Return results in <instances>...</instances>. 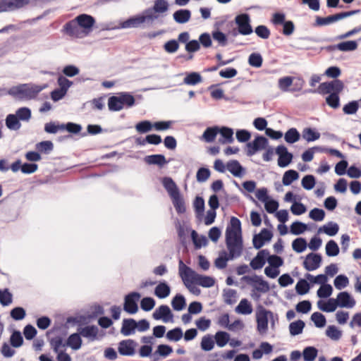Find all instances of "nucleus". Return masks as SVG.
Returning <instances> with one entry per match:
<instances>
[{
  "instance_id": "f257e3e1",
  "label": "nucleus",
  "mask_w": 361,
  "mask_h": 361,
  "mask_svg": "<svg viewBox=\"0 0 361 361\" xmlns=\"http://www.w3.org/2000/svg\"><path fill=\"white\" fill-rule=\"evenodd\" d=\"M226 240L229 250L230 259L240 256L243 245L241 237L240 221L235 217H232L226 231Z\"/></svg>"
},
{
  "instance_id": "f03ea898",
  "label": "nucleus",
  "mask_w": 361,
  "mask_h": 361,
  "mask_svg": "<svg viewBox=\"0 0 361 361\" xmlns=\"http://www.w3.org/2000/svg\"><path fill=\"white\" fill-rule=\"evenodd\" d=\"M135 103L134 97L129 92H122L108 99V107L111 111H118L124 107H131Z\"/></svg>"
},
{
  "instance_id": "7ed1b4c3",
  "label": "nucleus",
  "mask_w": 361,
  "mask_h": 361,
  "mask_svg": "<svg viewBox=\"0 0 361 361\" xmlns=\"http://www.w3.org/2000/svg\"><path fill=\"white\" fill-rule=\"evenodd\" d=\"M42 89L43 88L39 85L24 84L11 87L8 93L20 99H31L35 98Z\"/></svg>"
},
{
  "instance_id": "20e7f679",
  "label": "nucleus",
  "mask_w": 361,
  "mask_h": 361,
  "mask_svg": "<svg viewBox=\"0 0 361 361\" xmlns=\"http://www.w3.org/2000/svg\"><path fill=\"white\" fill-rule=\"evenodd\" d=\"M274 319V314L264 307H260L256 312L257 330L260 334H265L268 331L269 321Z\"/></svg>"
},
{
  "instance_id": "39448f33",
  "label": "nucleus",
  "mask_w": 361,
  "mask_h": 361,
  "mask_svg": "<svg viewBox=\"0 0 361 361\" xmlns=\"http://www.w3.org/2000/svg\"><path fill=\"white\" fill-rule=\"evenodd\" d=\"M269 140L262 135H257L252 141L248 142L244 147V152L247 157H252L267 148Z\"/></svg>"
},
{
  "instance_id": "423d86ee",
  "label": "nucleus",
  "mask_w": 361,
  "mask_h": 361,
  "mask_svg": "<svg viewBox=\"0 0 361 361\" xmlns=\"http://www.w3.org/2000/svg\"><path fill=\"white\" fill-rule=\"evenodd\" d=\"M283 265V259L273 255L268 258V266L264 268V274L269 279H276L280 274V267Z\"/></svg>"
},
{
  "instance_id": "0eeeda50",
  "label": "nucleus",
  "mask_w": 361,
  "mask_h": 361,
  "mask_svg": "<svg viewBox=\"0 0 361 361\" xmlns=\"http://www.w3.org/2000/svg\"><path fill=\"white\" fill-rule=\"evenodd\" d=\"M324 154L326 157H336L338 158H344L343 154L336 149H328L319 146H315L313 147H310L308 149L305 150L302 154L301 158H313L315 154Z\"/></svg>"
},
{
  "instance_id": "6e6552de",
  "label": "nucleus",
  "mask_w": 361,
  "mask_h": 361,
  "mask_svg": "<svg viewBox=\"0 0 361 361\" xmlns=\"http://www.w3.org/2000/svg\"><path fill=\"white\" fill-rule=\"evenodd\" d=\"M356 13H357V11H350L336 13L334 15L324 17V18L320 17V16H316L315 23H314V26L321 27V26L330 25V24H332L338 20H340L345 18L351 16Z\"/></svg>"
},
{
  "instance_id": "1a4fd4ad",
  "label": "nucleus",
  "mask_w": 361,
  "mask_h": 361,
  "mask_svg": "<svg viewBox=\"0 0 361 361\" xmlns=\"http://www.w3.org/2000/svg\"><path fill=\"white\" fill-rule=\"evenodd\" d=\"M246 280L247 283L252 287L253 291L266 293L270 290L269 283L260 276L255 275L246 277Z\"/></svg>"
},
{
  "instance_id": "9d476101",
  "label": "nucleus",
  "mask_w": 361,
  "mask_h": 361,
  "mask_svg": "<svg viewBox=\"0 0 361 361\" xmlns=\"http://www.w3.org/2000/svg\"><path fill=\"white\" fill-rule=\"evenodd\" d=\"M235 22L238 26V31L240 35H248L252 33L253 30L250 25V16L247 13L238 15L235 18Z\"/></svg>"
},
{
  "instance_id": "9b49d317",
  "label": "nucleus",
  "mask_w": 361,
  "mask_h": 361,
  "mask_svg": "<svg viewBox=\"0 0 361 361\" xmlns=\"http://www.w3.org/2000/svg\"><path fill=\"white\" fill-rule=\"evenodd\" d=\"M63 32L71 37L82 38L85 37L75 18L67 22L63 27Z\"/></svg>"
},
{
  "instance_id": "f8f14e48",
  "label": "nucleus",
  "mask_w": 361,
  "mask_h": 361,
  "mask_svg": "<svg viewBox=\"0 0 361 361\" xmlns=\"http://www.w3.org/2000/svg\"><path fill=\"white\" fill-rule=\"evenodd\" d=\"M264 150L262 158H271L274 154H276L279 158H293V154L289 152L287 147L283 145H279L274 149L268 144L267 148Z\"/></svg>"
},
{
  "instance_id": "ddd939ff",
  "label": "nucleus",
  "mask_w": 361,
  "mask_h": 361,
  "mask_svg": "<svg viewBox=\"0 0 361 361\" xmlns=\"http://www.w3.org/2000/svg\"><path fill=\"white\" fill-rule=\"evenodd\" d=\"M145 15L138 16L134 18H131L123 23V27H136L142 23H145L147 20H153L158 18L157 16L152 13L151 10H146L145 11Z\"/></svg>"
},
{
  "instance_id": "4468645a",
  "label": "nucleus",
  "mask_w": 361,
  "mask_h": 361,
  "mask_svg": "<svg viewBox=\"0 0 361 361\" xmlns=\"http://www.w3.org/2000/svg\"><path fill=\"white\" fill-rule=\"evenodd\" d=\"M179 274L185 285L197 282L199 274L185 265L183 262L179 264Z\"/></svg>"
},
{
  "instance_id": "2eb2a0df",
  "label": "nucleus",
  "mask_w": 361,
  "mask_h": 361,
  "mask_svg": "<svg viewBox=\"0 0 361 361\" xmlns=\"http://www.w3.org/2000/svg\"><path fill=\"white\" fill-rule=\"evenodd\" d=\"M322 262V258L320 255L311 252L305 256L302 264L307 271H312L320 267Z\"/></svg>"
},
{
  "instance_id": "dca6fc26",
  "label": "nucleus",
  "mask_w": 361,
  "mask_h": 361,
  "mask_svg": "<svg viewBox=\"0 0 361 361\" xmlns=\"http://www.w3.org/2000/svg\"><path fill=\"white\" fill-rule=\"evenodd\" d=\"M141 295L138 293H131L125 298L123 309L129 314H135L138 310L137 302Z\"/></svg>"
},
{
  "instance_id": "f3484780",
  "label": "nucleus",
  "mask_w": 361,
  "mask_h": 361,
  "mask_svg": "<svg viewBox=\"0 0 361 361\" xmlns=\"http://www.w3.org/2000/svg\"><path fill=\"white\" fill-rule=\"evenodd\" d=\"M80 28L82 29L85 35L87 36L92 30L96 21L94 17L90 15L82 13L75 17Z\"/></svg>"
},
{
  "instance_id": "a211bd4d",
  "label": "nucleus",
  "mask_w": 361,
  "mask_h": 361,
  "mask_svg": "<svg viewBox=\"0 0 361 361\" xmlns=\"http://www.w3.org/2000/svg\"><path fill=\"white\" fill-rule=\"evenodd\" d=\"M152 317L156 320L164 323L173 322V314L167 305H161L153 312Z\"/></svg>"
},
{
  "instance_id": "6ab92c4d",
  "label": "nucleus",
  "mask_w": 361,
  "mask_h": 361,
  "mask_svg": "<svg viewBox=\"0 0 361 361\" xmlns=\"http://www.w3.org/2000/svg\"><path fill=\"white\" fill-rule=\"evenodd\" d=\"M336 299L340 308L352 309L356 304L355 298L346 291L340 292Z\"/></svg>"
},
{
  "instance_id": "aec40b11",
  "label": "nucleus",
  "mask_w": 361,
  "mask_h": 361,
  "mask_svg": "<svg viewBox=\"0 0 361 361\" xmlns=\"http://www.w3.org/2000/svg\"><path fill=\"white\" fill-rule=\"evenodd\" d=\"M273 237V234L271 231L264 228L261 232L255 235L253 238L252 242L253 245L256 249H259L267 243L269 242Z\"/></svg>"
},
{
  "instance_id": "412c9836",
  "label": "nucleus",
  "mask_w": 361,
  "mask_h": 361,
  "mask_svg": "<svg viewBox=\"0 0 361 361\" xmlns=\"http://www.w3.org/2000/svg\"><path fill=\"white\" fill-rule=\"evenodd\" d=\"M137 346L136 342L128 339L119 343L118 350L122 355L132 356L135 354Z\"/></svg>"
},
{
  "instance_id": "4be33fe9",
  "label": "nucleus",
  "mask_w": 361,
  "mask_h": 361,
  "mask_svg": "<svg viewBox=\"0 0 361 361\" xmlns=\"http://www.w3.org/2000/svg\"><path fill=\"white\" fill-rule=\"evenodd\" d=\"M269 256V252L266 250L259 251L250 262V267L255 270L262 269L266 262H268V258Z\"/></svg>"
},
{
  "instance_id": "5701e85b",
  "label": "nucleus",
  "mask_w": 361,
  "mask_h": 361,
  "mask_svg": "<svg viewBox=\"0 0 361 361\" xmlns=\"http://www.w3.org/2000/svg\"><path fill=\"white\" fill-rule=\"evenodd\" d=\"M317 307L325 312H333L336 310L338 307L336 298H330L327 300H319L317 302Z\"/></svg>"
},
{
  "instance_id": "b1692460",
  "label": "nucleus",
  "mask_w": 361,
  "mask_h": 361,
  "mask_svg": "<svg viewBox=\"0 0 361 361\" xmlns=\"http://www.w3.org/2000/svg\"><path fill=\"white\" fill-rule=\"evenodd\" d=\"M218 130L221 135V137L219 139V143L225 145L233 142V130L232 128L226 126L218 127Z\"/></svg>"
},
{
  "instance_id": "393cba45",
  "label": "nucleus",
  "mask_w": 361,
  "mask_h": 361,
  "mask_svg": "<svg viewBox=\"0 0 361 361\" xmlns=\"http://www.w3.org/2000/svg\"><path fill=\"white\" fill-rule=\"evenodd\" d=\"M358 44L355 41H345L335 45L329 46L326 49L329 51L338 49L342 51H350L357 49Z\"/></svg>"
},
{
  "instance_id": "a878e982",
  "label": "nucleus",
  "mask_w": 361,
  "mask_h": 361,
  "mask_svg": "<svg viewBox=\"0 0 361 361\" xmlns=\"http://www.w3.org/2000/svg\"><path fill=\"white\" fill-rule=\"evenodd\" d=\"M162 184L171 198L180 194V190L175 182L169 177L162 179Z\"/></svg>"
},
{
  "instance_id": "bb28decb",
  "label": "nucleus",
  "mask_w": 361,
  "mask_h": 361,
  "mask_svg": "<svg viewBox=\"0 0 361 361\" xmlns=\"http://www.w3.org/2000/svg\"><path fill=\"white\" fill-rule=\"evenodd\" d=\"M235 311L240 314L248 315L253 311L252 303L246 298L242 299L236 306Z\"/></svg>"
},
{
  "instance_id": "cd10ccee",
  "label": "nucleus",
  "mask_w": 361,
  "mask_h": 361,
  "mask_svg": "<svg viewBox=\"0 0 361 361\" xmlns=\"http://www.w3.org/2000/svg\"><path fill=\"white\" fill-rule=\"evenodd\" d=\"M321 134L312 128H305L302 131V137L307 142H314L319 139Z\"/></svg>"
},
{
  "instance_id": "c85d7f7f",
  "label": "nucleus",
  "mask_w": 361,
  "mask_h": 361,
  "mask_svg": "<svg viewBox=\"0 0 361 361\" xmlns=\"http://www.w3.org/2000/svg\"><path fill=\"white\" fill-rule=\"evenodd\" d=\"M338 225L335 222L330 221L324 225L323 226L320 227L318 230V232H323L329 236H334L338 233Z\"/></svg>"
},
{
  "instance_id": "c756f323",
  "label": "nucleus",
  "mask_w": 361,
  "mask_h": 361,
  "mask_svg": "<svg viewBox=\"0 0 361 361\" xmlns=\"http://www.w3.org/2000/svg\"><path fill=\"white\" fill-rule=\"evenodd\" d=\"M135 321L133 319H124L121 329V332L124 336H129L135 333Z\"/></svg>"
},
{
  "instance_id": "7c9ffc66",
  "label": "nucleus",
  "mask_w": 361,
  "mask_h": 361,
  "mask_svg": "<svg viewBox=\"0 0 361 361\" xmlns=\"http://www.w3.org/2000/svg\"><path fill=\"white\" fill-rule=\"evenodd\" d=\"M173 16L176 22L183 24L187 23L190 20L191 13L187 9H180L176 11L173 13Z\"/></svg>"
},
{
  "instance_id": "2f4dec72",
  "label": "nucleus",
  "mask_w": 361,
  "mask_h": 361,
  "mask_svg": "<svg viewBox=\"0 0 361 361\" xmlns=\"http://www.w3.org/2000/svg\"><path fill=\"white\" fill-rule=\"evenodd\" d=\"M218 134V126L209 127L203 133L202 139L206 142H212L215 140Z\"/></svg>"
},
{
  "instance_id": "473e14b6",
  "label": "nucleus",
  "mask_w": 361,
  "mask_h": 361,
  "mask_svg": "<svg viewBox=\"0 0 361 361\" xmlns=\"http://www.w3.org/2000/svg\"><path fill=\"white\" fill-rule=\"evenodd\" d=\"M238 293L235 290L231 288H226L223 291V298L224 302L228 305H233L238 300Z\"/></svg>"
},
{
  "instance_id": "72a5a7b5",
  "label": "nucleus",
  "mask_w": 361,
  "mask_h": 361,
  "mask_svg": "<svg viewBox=\"0 0 361 361\" xmlns=\"http://www.w3.org/2000/svg\"><path fill=\"white\" fill-rule=\"evenodd\" d=\"M171 199L177 213H185L186 208L183 195L179 194Z\"/></svg>"
},
{
  "instance_id": "f704fd0d",
  "label": "nucleus",
  "mask_w": 361,
  "mask_h": 361,
  "mask_svg": "<svg viewBox=\"0 0 361 361\" xmlns=\"http://www.w3.org/2000/svg\"><path fill=\"white\" fill-rule=\"evenodd\" d=\"M35 149L39 154H48L53 150L54 145L52 142L49 140L42 141L36 144Z\"/></svg>"
},
{
  "instance_id": "c9c22d12",
  "label": "nucleus",
  "mask_w": 361,
  "mask_h": 361,
  "mask_svg": "<svg viewBox=\"0 0 361 361\" xmlns=\"http://www.w3.org/2000/svg\"><path fill=\"white\" fill-rule=\"evenodd\" d=\"M226 169L235 176H241L244 173L243 167L235 160L228 162Z\"/></svg>"
},
{
  "instance_id": "e433bc0d",
  "label": "nucleus",
  "mask_w": 361,
  "mask_h": 361,
  "mask_svg": "<svg viewBox=\"0 0 361 361\" xmlns=\"http://www.w3.org/2000/svg\"><path fill=\"white\" fill-rule=\"evenodd\" d=\"M300 138V134L295 128H290L284 135L285 141L289 144H293L298 142Z\"/></svg>"
},
{
  "instance_id": "4c0bfd02",
  "label": "nucleus",
  "mask_w": 361,
  "mask_h": 361,
  "mask_svg": "<svg viewBox=\"0 0 361 361\" xmlns=\"http://www.w3.org/2000/svg\"><path fill=\"white\" fill-rule=\"evenodd\" d=\"M202 80V76L199 73L192 72L188 73L183 79V82L188 85H195Z\"/></svg>"
},
{
  "instance_id": "58836bf2",
  "label": "nucleus",
  "mask_w": 361,
  "mask_h": 361,
  "mask_svg": "<svg viewBox=\"0 0 361 361\" xmlns=\"http://www.w3.org/2000/svg\"><path fill=\"white\" fill-rule=\"evenodd\" d=\"M170 287L166 283H159L154 290V294L159 298H165L170 294Z\"/></svg>"
},
{
  "instance_id": "ea45409f",
  "label": "nucleus",
  "mask_w": 361,
  "mask_h": 361,
  "mask_svg": "<svg viewBox=\"0 0 361 361\" xmlns=\"http://www.w3.org/2000/svg\"><path fill=\"white\" fill-rule=\"evenodd\" d=\"M6 125L10 130H18L21 124L19 121L18 118L15 114H8L6 118Z\"/></svg>"
},
{
  "instance_id": "a19ab883",
  "label": "nucleus",
  "mask_w": 361,
  "mask_h": 361,
  "mask_svg": "<svg viewBox=\"0 0 361 361\" xmlns=\"http://www.w3.org/2000/svg\"><path fill=\"white\" fill-rule=\"evenodd\" d=\"M307 247V241L303 238H298L292 242V248L297 253L303 252Z\"/></svg>"
},
{
  "instance_id": "79ce46f5",
  "label": "nucleus",
  "mask_w": 361,
  "mask_h": 361,
  "mask_svg": "<svg viewBox=\"0 0 361 361\" xmlns=\"http://www.w3.org/2000/svg\"><path fill=\"white\" fill-rule=\"evenodd\" d=\"M214 339L216 345L220 348H223L228 343L230 336L227 332L218 331L214 335Z\"/></svg>"
},
{
  "instance_id": "37998d69",
  "label": "nucleus",
  "mask_w": 361,
  "mask_h": 361,
  "mask_svg": "<svg viewBox=\"0 0 361 361\" xmlns=\"http://www.w3.org/2000/svg\"><path fill=\"white\" fill-rule=\"evenodd\" d=\"M169 9V4L166 0H155L152 12L162 13ZM154 14V13H152Z\"/></svg>"
},
{
  "instance_id": "c03bdc74",
  "label": "nucleus",
  "mask_w": 361,
  "mask_h": 361,
  "mask_svg": "<svg viewBox=\"0 0 361 361\" xmlns=\"http://www.w3.org/2000/svg\"><path fill=\"white\" fill-rule=\"evenodd\" d=\"M325 251L327 256L335 257L339 253V247L334 240H331L326 244Z\"/></svg>"
},
{
  "instance_id": "a18cd8bd",
  "label": "nucleus",
  "mask_w": 361,
  "mask_h": 361,
  "mask_svg": "<svg viewBox=\"0 0 361 361\" xmlns=\"http://www.w3.org/2000/svg\"><path fill=\"white\" fill-rule=\"evenodd\" d=\"M137 142L142 145H145L146 143L152 144V145H159L161 142V137L160 135L156 134H151L146 136V137L141 140L140 138L137 140Z\"/></svg>"
},
{
  "instance_id": "49530a36",
  "label": "nucleus",
  "mask_w": 361,
  "mask_h": 361,
  "mask_svg": "<svg viewBox=\"0 0 361 361\" xmlns=\"http://www.w3.org/2000/svg\"><path fill=\"white\" fill-rule=\"evenodd\" d=\"M171 305L174 310L181 311L186 305L185 298L181 295H176L171 301Z\"/></svg>"
},
{
  "instance_id": "de8ad7c7",
  "label": "nucleus",
  "mask_w": 361,
  "mask_h": 361,
  "mask_svg": "<svg viewBox=\"0 0 361 361\" xmlns=\"http://www.w3.org/2000/svg\"><path fill=\"white\" fill-rule=\"evenodd\" d=\"M307 228V224L300 221H295L290 225V231L294 235H300L305 233Z\"/></svg>"
},
{
  "instance_id": "09e8293b",
  "label": "nucleus",
  "mask_w": 361,
  "mask_h": 361,
  "mask_svg": "<svg viewBox=\"0 0 361 361\" xmlns=\"http://www.w3.org/2000/svg\"><path fill=\"white\" fill-rule=\"evenodd\" d=\"M67 345L73 350H78L82 345V339L79 334L71 335L67 341Z\"/></svg>"
},
{
  "instance_id": "8fccbe9b",
  "label": "nucleus",
  "mask_w": 361,
  "mask_h": 361,
  "mask_svg": "<svg viewBox=\"0 0 361 361\" xmlns=\"http://www.w3.org/2000/svg\"><path fill=\"white\" fill-rule=\"evenodd\" d=\"M305 327V323L302 320H298L292 322L289 325L290 334L292 336H296L302 332Z\"/></svg>"
},
{
  "instance_id": "3c124183",
  "label": "nucleus",
  "mask_w": 361,
  "mask_h": 361,
  "mask_svg": "<svg viewBox=\"0 0 361 361\" xmlns=\"http://www.w3.org/2000/svg\"><path fill=\"white\" fill-rule=\"evenodd\" d=\"M191 237L197 248H200L203 246H206L207 244V238L204 235H199L195 231H192Z\"/></svg>"
},
{
  "instance_id": "603ef678",
  "label": "nucleus",
  "mask_w": 361,
  "mask_h": 361,
  "mask_svg": "<svg viewBox=\"0 0 361 361\" xmlns=\"http://www.w3.org/2000/svg\"><path fill=\"white\" fill-rule=\"evenodd\" d=\"M97 333L98 329L94 326H86L80 331V334L82 336L88 338L91 340H94L97 338Z\"/></svg>"
},
{
  "instance_id": "864d4df0",
  "label": "nucleus",
  "mask_w": 361,
  "mask_h": 361,
  "mask_svg": "<svg viewBox=\"0 0 361 361\" xmlns=\"http://www.w3.org/2000/svg\"><path fill=\"white\" fill-rule=\"evenodd\" d=\"M333 293V287L330 284L320 286L317 291V295L320 298H329Z\"/></svg>"
},
{
  "instance_id": "5fc2aeb1",
  "label": "nucleus",
  "mask_w": 361,
  "mask_h": 361,
  "mask_svg": "<svg viewBox=\"0 0 361 361\" xmlns=\"http://www.w3.org/2000/svg\"><path fill=\"white\" fill-rule=\"evenodd\" d=\"M215 281L212 277L199 274L196 284L204 288H210L214 285Z\"/></svg>"
},
{
  "instance_id": "6e6d98bb",
  "label": "nucleus",
  "mask_w": 361,
  "mask_h": 361,
  "mask_svg": "<svg viewBox=\"0 0 361 361\" xmlns=\"http://www.w3.org/2000/svg\"><path fill=\"white\" fill-rule=\"evenodd\" d=\"M317 350L314 347H307L303 350L302 356L305 361H313L317 356Z\"/></svg>"
},
{
  "instance_id": "4d7b16f0",
  "label": "nucleus",
  "mask_w": 361,
  "mask_h": 361,
  "mask_svg": "<svg viewBox=\"0 0 361 361\" xmlns=\"http://www.w3.org/2000/svg\"><path fill=\"white\" fill-rule=\"evenodd\" d=\"M334 284L337 290H342L348 286L349 284V279L345 275L341 274L335 278Z\"/></svg>"
},
{
  "instance_id": "13d9d810",
  "label": "nucleus",
  "mask_w": 361,
  "mask_h": 361,
  "mask_svg": "<svg viewBox=\"0 0 361 361\" xmlns=\"http://www.w3.org/2000/svg\"><path fill=\"white\" fill-rule=\"evenodd\" d=\"M263 59L259 53H252L248 58V63L255 68H260L262 65Z\"/></svg>"
},
{
  "instance_id": "bf43d9fd",
  "label": "nucleus",
  "mask_w": 361,
  "mask_h": 361,
  "mask_svg": "<svg viewBox=\"0 0 361 361\" xmlns=\"http://www.w3.org/2000/svg\"><path fill=\"white\" fill-rule=\"evenodd\" d=\"M235 137L239 142L247 143L252 137L251 133L245 129L238 130L235 133Z\"/></svg>"
},
{
  "instance_id": "052dcab7",
  "label": "nucleus",
  "mask_w": 361,
  "mask_h": 361,
  "mask_svg": "<svg viewBox=\"0 0 361 361\" xmlns=\"http://www.w3.org/2000/svg\"><path fill=\"white\" fill-rule=\"evenodd\" d=\"M306 278L312 283L324 286L327 284L328 277L326 274H319L314 276L311 274H307Z\"/></svg>"
},
{
  "instance_id": "680f3d73",
  "label": "nucleus",
  "mask_w": 361,
  "mask_h": 361,
  "mask_svg": "<svg viewBox=\"0 0 361 361\" xmlns=\"http://www.w3.org/2000/svg\"><path fill=\"white\" fill-rule=\"evenodd\" d=\"M298 178V173L295 171L289 170L284 173L282 182L284 185H289Z\"/></svg>"
},
{
  "instance_id": "e2e57ef3",
  "label": "nucleus",
  "mask_w": 361,
  "mask_h": 361,
  "mask_svg": "<svg viewBox=\"0 0 361 361\" xmlns=\"http://www.w3.org/2000/svg\"><path fill=\"white\" fill-rule=\"evenodd\" d=\"M326 104L333 109H337L340 106L339 94L336 92H331L326 98Z\"/></svg>"
},
{
  "instance_id": "0e129e2a",
  "label": "nucleus",
  "mask_w": 361,
  "mask_h": 361,
  "mask_svg": "<svg viewBox=\"0 0 361 361\" xmlns=\"http://www.w3.org/2000/svg\"><path fill=\"white\" fill-rule=\"evenodd\" d=\"M153 123H152L149 121H143L139 122L135 126L136 130L140 133H146L149 132L153 128Z\"/></svg>"
},
{
  "instance_id": "69168bd1",
  "label": "nucleus",
  "mask_w": 361,
  "mask_h": 361,
  "mask_svg": "<svg viewBox=\"0 0 361 361\" xmlns=\"http://www.w3.org/2000/svg\"><path fill=\"white\" fill-rule=\"evenodd\" d=\"M311 319L318 328L324 327L326 323L325 317L319 312H314L311 316Z\"/></svg>"
},
{
  "instance_id": "338daca9",
  "label": "nucleus",
  "mask_w": 361,
  "mask_h": 361,
  "mask_svg": "<svg viewBox=\"0 0 361 361\" xmlns=\"http://www.w3.org/2000/svg\"><path fill=\"white\" fill-rule=\"evenodd\" d=\"M326 334L331 339L337 341L341 337L342 332L336 326L332 325L327 327Z\"/></svg>"
},
{
  "instance_id": "774afa93",
  "label": "nucleus",
  "mask_w": 361,
  "mask_h": 361,
  "mask_svg": "<svg viewBox=\"0 0 361 361\" xmlns=\"http://www.w3.org/2000/svg\"><path fill=\"white\" fill-rule=\"evenodd\" d=\"M310 288V284L305 279H300L298 281L295 286V290L299 295H305L307 293Z\"/></svg>"
}]
</instances>
